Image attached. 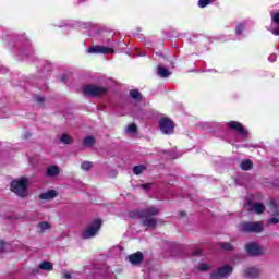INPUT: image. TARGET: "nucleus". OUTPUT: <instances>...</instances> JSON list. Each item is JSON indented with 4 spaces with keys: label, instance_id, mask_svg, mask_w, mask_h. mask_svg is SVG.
Listing matches in <instances>:
<instances>
[{
    "label": "nucleus",
    "instance_id": "f257e3e1",
    "mask_svg": "<svg viewBox=\"0 0 279 279\" xmlns=\"http://www.w3.org/2000/svg\"><path fill=\"white\" fill-rule=\"evenodd\" d=\"M157 215H160V208L154 206L140 211V219L142 226H144L146 230H156V226H158V220L155 217H157Z\"/></svg>",
    "mask_w": 279,
    "mask_h": 279
},
{
    "label": "nucleus",
    "instance_id": "f03ea898",
    "mask_svg": "<svg viewBox=\"0 0 279 279\" xmlns=\"http://www.w3.org/2000/svg\"><path fill=\"white\" fill-rule=\"evenodd\" d=\"M239 228L240 232H247L250 234H260V232L265 230V223H263V221L242 222Z\"/></svg>",
    "mask_w": 279,
    "mask_h": 279
},
{
    "label": "nucleus",
    "instance_id": "7ed1b4c3",
    "mask_svg": "<svg viewBox=\"0 0 279 279\" xmlns=\"http://www.w3.org/2000/svg\"><path fill=\"white\" fill-rule=\"evenodd\" d=\"M11 191L19 197H27V179L13 180L11 182Z\"/></svg>",
    "mask_w": 279,
    "mask_h": 279
},
{
    "label": "nucleus",
    "instance_id": "20e7f679",
    "mask_svg": "<svg viewBox=\"0 0 279 279\" xmlns=\"http://www.w3.org/2000/svg\"><path fill=\"white\" fill-rule=\"evenodd\" d=\"M82 92L86 97H101V95H106V93H108V87L99 85H85L83 86Z\"/></svg>",
    "mask_w": 279,
    "mask_h": 279
},
{
    "label": "nucleus",
    "instance_id": "39448f33",
    "mask_svg": "<svg viewBox=\"0 0 279 279\" xmlns=\"http://www.w3.org/2000/svg\"><path fill=\"white\" fill-rule=\"evenodd\" d=\"M99 230H101V220L97 219L82 232L81 236L82 239H93Z\"/></svg>",
    "mask_w": 279,
    "mask_h": 279
},
{
    "label": "nucleus",
    "instance_id": "423d86ee",
    "mask_svg": "<svg viewBox=\"0 0 279 279\" xmlns=\"http://www.w3.org/2000/svg\"><path fill=\"white\" fill-rule=\"evenodd\" d=\"M159 130L161 134H173V131L175 130V124L169 118H161L159 120Z\"/></svg>",
    "mask_w": 279,
    "mask_h": 279
},
{
    "label": "nucleus",
    "instance_id": "0eeeda50",
    "mask_svg": "<svg viewBox=\"0 0 279 279\" xmlns=\"http://www.w3.org/2000/svg\"><path fill=\"white\" fill-rule=\"evenodd\" d=\"M245 250L250 256H263L267 254V250L255 242L246 244Z\"/></svg>",
    "mask_w": 279,
    "mask_h": 279
},
{
    "label": "nucleus",
    "instance_id": "6e6552de",
    "mask_svg": "<svg viewBox=\"0 0 279 279\" xmlns=\"http://www.w3.org/2000/svg\"><path fill=\"white\" fill-rule=\"evenodd\" d=\"M270 209L269 213L270 215H272V218L268 219L266 222V226H276L277 223H279V210L278 207L276 205V201H270Z\"/></svg>",
    "mask_w": 279,
    "mask_h": 279
},
{
    "label": "nucleus",
    "instance_id": "1a4fd4ad",
    "mask_svg": "<svg viewBox=\"0 0 279 279\" xmlns=\"http://www.w3.org/2000/svg\"><path fill=\"white\" fill-rule=\"evenodd\" d=\"M232 274V266L230 265H225L218 270H215L210 276L211 279H222V278H228Z\"/></svg>",
    "mask_w": 279,
    "mask_h": 279
},
{
    "label": "nucleus",
    "instance_id": "9d476101",
    "mask_svg": "<svg viewBox=\"0 0 279 279\" xmlns=\"http://www.w3.org/2000/svg\"><path fill=\"white\" fill-rule=\"evenodd\" d=\"M227 126L230 128V130H235L240 136H243V138H247L248 132L246 131L245 126L241 124V122L238 121H230L227 123Z\"/></svg>",
    "mask_w": 279,
    "mask_h": 279
},
{
    "label": "nucleus",
    "instance_id": "9b49d317",
    "mask_svg": "<svg viewBox=\"0 0 279 279\" xmlns=\"http://www.w3.org/2000/svg\"><path fill=\"white\" fill-rule=\"evenodd\" d=\"M87 53H114V49L107 46H93L88 48Z\"/></svg>",
    "mask_w": 279,
    "mask_h": 279
},
{
    "label": "nucleus",
    "instance_id": "f8f14e48",
    "mask_svg": "<svg viewBox=\"0 0 279 279\" xmlns=\"http://www.w3.org/2000/svg\"><path fill=\"white\" fill-rule=\"evenodd\" d=\"M250 213H255L256 215H263L265 213V205L263 203H248Z\"/></svg>",
    "mask_w": 279,
    "mask_h": 279
},
{
    "label": "nucleus",
    "instance_id": "ddd939ff",
    "mask_svg": "<svg viewBox=\"0 0 279 279\" xmlns=\"http://www.w3.org/2000/svg\"><path fill=\"white\" fill-rule=\"evenodd\" d=\"M271 21H272V24H271V34H274V36H279V13H275L272 16H271Z\"/></svg>",
    "mask_w": 279,
    "mask_h": 279
},
{
    "label": "nucleus",
    "instance_id": "4468645a",
    "mask_svg": "<svg viewBox=\"0 0 279 279\" xmlns=\"http://www.w3.org/2000/svg\"><path fill=\"white\" fill-rule=\"evenodd\" d=\"M143 253L142 252H136L135 254L129 255L128 259L132 265H141L143 263Z\"/></svg>",
    "mask_w": 279,
    "mask_h": 279
},
{
    "label": "nucleus",
    "instance_id": "2eb2a0df",
    "mask_svg": "<svg viewBox=\"0 0 279 279\" xmlns=\"http://www.w3.org/2000/svg\"><path fill=\"white\" fill-rule=\"evenodd\" d=\"M244 276L246 278H258L260 276V269L251 267L244 270Z\"/></svg>",
    "mask_w": 279,
    "mask_h": 279
},
{
    "label": "nucleus",
    "instance_id": "dca6fc26",
    "mask_svg": "<svg viewBox=\"0 0 279 279\" xmlns=\"http://www.w3.org/2000/svg\"><path fill=\"white\" fill-rule=\"evenodd\" d=\"M56 197H58V192H56V190H49L48 192L41 193L39 195V198L41 199H56Z\"/></svg>",
    "mask_w": 279,
    "mask_h": 279
},
{
    "label": "nucleus",
    "instance_id": "f3484780",
    "mask_svg": "<svg viewBox=\"0 0 279 279\" xmlns=\"http://www.w3.org/2000/svg\"><path fill=\"white\" fill-rule=\"evenodd\" d=\"M47 230H51V225L49 222L43 221L37 225V232L39 234L47 232Z\"/></svg>",
    "mask_w": 279,
    "mask_h": 279
},
{
    "label": "nucleus",
    "instance_id": "a211bd4d",
    "mask_svg": "<svg viewBox=\"0 0 279 279\" xmlns=\"http://www.w3.org/2000/svg\"><path fill=\"white\" fill-rule=\"evenodd\" d=\"M46 175H48V178H56V175H60V168H58V166L48 167Z\"/></svg>",
    "mask_w": 279,
    "mask_h": 279
},
{
    "label": "nucleus",
    "instance_id": "6ab92c4d",
    "mask_svg": "<svg viewBox=\"0 0 279 279\" xmlns=\"http://www.w3.org/2000/svg\"><path fill=\"white\" fill-rule=\"evenodd\" d=\"M157 75H159V77H169V75H171V72H169V70L162 65H158L157 66Z\"/></svg>",
    "mask_w": 279,
    "mask_h": 279
},
{
    "label": "nucleus",
    "instance_id": "aec40b11",
    "mask_svg": "<svg viewBox=\"0 0 279 279\" xmlns=\"http://www.w3.org/2000/svg\"><path fill=\"white\" fill-rule=\"evenodd\" d=\"M240 167L243 171H250L254 167V163H252V160L245 159L240 163Z\"/></svg>",
    "mask_w": 279,
    "mask_h": 279
},
{
    "label": "nucleus",
    "instance_id": "412c9836",
    "mask_svg": "<svg viewBox=\"0 0 279 279\" xmlns=\"http://www.w3.org/2000/svg\"><path fill=\"white\" fill-rule=\"evenodd\" d=\"M60 141L61 143H63V145H71V143H73V137H71V135L63 133L60 136Z\"/></svg>",
    "mask_w": 279,
    "mask_h": 279
},
{
    "label": "nucleus",
    "instance_id": "4be33fe9",
    "mask_svg": "<svg viewBox=\"0 0 279 279\" xmlns=\"http://www.w3.org/2000/svg\"><path fill=\"white\" fill-rule=\"evenodd\" d=\"M39 269H43L44 271H52L53 264H51V262H43L39 264Z\"/></svg>",
    "mask_w": 279,
    "mask_h": 279
},
{
    "label": "nucleus",
    "instance_id": "5701e85b",
    "mask_svg": "<svg viewBox=\"0 0 279 279\" xmlns=\"http://www.w3.org/2000/svg\"><path fill=\"white\" fill-rule=\"evenodd\" d=\"M130 97L135 101H141V99H143V96L141 95V92H138V89H132L130 92Z\"/></svg>",
    "mask_w": 279,
    "mask_h": 279
},
{
    "label": "nucleus",
    "instance_id": "b1692460",
    "mask_svg": "<svg viewBox=\"0 0 279 279\" xmlns=\"http://www.w3.org/2000/svg\"><path fill=\"white\" fill-rule=\"evenodd\" d=\"M138 131V126H136L135 123H131L126 126L125 129V133L126 134H136V132Z\"/></svg>",
    "mask_w": 279,
    "mask_h": 279
},
{
    "label": "nucleus",
    "instance_id": "393cba45",
    "mask_svg": "<svg viewBox=\"0 0 279 279\" xmlns=\"http://www.w3.org/2000/svg\"><path fill=\"white\" fill-rule=\"evenodd\" d=\"M94 143H95V137H93V136H87L83 141L84 147H93Z\"/></svg>",
    "mask_w": 279,
    "mask_h": 279
},
{
    "label": "nucleus",
    "instance_id": "a878e982",
    "mask_svg": "<svg viewBox=\"0 0 279 279\" xmlns=\"http://www.w3.org/2000/svg\"><path fill=\"white\" fill-rule=\"evenodd\" d=\"M81 169H83V171H90V169H93V162H90V161H83L81 163Z\"/></svg>",
    "mask_w": 279,
    "mask_h": 279
},
{
    "label": "nucleus",
    "instance_id": "bb28decb",
    "mask_svg": "<svg viewBox=\"0 0 279 279\" xmlns=\"http://www.w3.org/2000/svg\"><path fill=\"white\" fill-rule=\"evenodd\" d=\"M147 168L145 166H135L133 168V173L135 175H141V173H143V171H145Z\"/></svg>",
    "mask_w": 279,
    "mask_h": 279
},
{
    "label": "nucleus",
    "instance_id": "cd10ccee",
    "mask_svg": "<svg viewBox=\"0 0 279 279\" xmlns=\"http://www.w3.org/2000/svg\"><path fill=\"white\" fill-rule=\"evenodd\" d=\"M217 0H199L198 5L201 8H206V5H210L211 3H215Z\"/></svg>",
    "mask_w": 279,
    "mask_h": 279
},
{
    "label": "nucleus",
    "instance_id": "c85d7f7f",
    "mask_svg": "<svg viewBox=\"0 0 279 279\" xmlns=\"http://www.w3.org/2000/svg\"><path fill=\"white\" fill-rule=\"evenodd\" d=\"M220 247H221L222 250H225L226 252H231V250H233L232 244H230L229 242H222V243L220 244Z\"/></svg>",
    "mask_w": 279,
    "mask_h": 279
},
{
    "label": "nucleus",
    "instance_id": "c756f323",
    "mask_svg": "<svg viewBox=\"0 0 279 279\" xmlns=\"http://www.w3.org/2000/svg\"><path fill=\"white\" fill-rule=\"evenodd\" d=\"M245 29V25L243 24H239L236 27H235V34L236 36H241L243 34V31Z\"/></svg>",
    "mask_w": 279,
    "mask_h": 279
},
{
    "label": "nucleus",
    "instance_id": "7c9ffc66",
    "mask_svg": "<svg viewBox=\"0 0 279 279\" xmlns=\"http://www.w3.org/2000/svg\"><path fill=\"white\" fill-rule=\"evenodd\" d=\"M208 269H210V266H208V264H199L198 265L199 271H208Z\"/></svg>",
    "mask_w": 279,
    "mask_h": 279
},
{
    "label": "nucleus",
    "instance_id": "2f4dec72",
    "mask_svg": "<svg viewBox=\"0 0 279 279\" xmlns=\"http://www.w3.org/2000/svg\"><path fill=\"white\" fill-rule=\"evenodd\" d=\"M141 189H144V191H147V190L151 189V183L142 184Z\"/></svg>",
    "mask_w": 279,
    "mask_h": 279
},
{
    "label": "nucleus",
    "instance_id": "473e14b6",
    "mask_svg": "<svg viewBox=\"0 0 279 279\" xmlns=\"http://www.w3.org/2000/svg\"><path fill=\"white\" fill-rule=\"evenodd\" d=\"M5 251V242L0 241V252H4Z\"/></svg>",
    "mask_w": 279,
    "mask_h": 279
},
{
    "label": "nucleus",
    "instance_id": "72a5a7b5",
    "mask_svg": "<svg viewBox=\"0 0 279 279\" xmlns=\"http://www.w3.org/2000/svg\"><path fill=\"white\" fill-rule=\"evenodd\" d=\"M63 278H65V279H71L72 276H71L70 272L64 271V272H63Z\"/></svg>",
    "mask_w": 279,
    "mask_h": 279
},
{
    "label": "nucleus",
    "instance_id": "f704fd0d",
    "mask_svg": "<svg viewBox=\"0 0 279 279\" xmlns=\"http://www.w3.org/2000/svg\"><path fill=\"white\" fill-rule=\"evenodd\" d=\"M268 60H269L270 62H276V56H270V57L268 58Z\"/></svg>",
    "mask_w": 279,
    "mask_h": 279
},
{
    "label": "nucleus",
    "instance_id": "c9c22d12",
    "mask_svg": "<svg viewBox=\"0 0 279 279\" xmlns=\"http://www.w3.org/2000/svg\"><path fill=\"white\" fill-rule=\"evenodd\" d=\"M83 1H85V0H78V3H82Z\"/></svg>",
    "mask_w": 279,
    "mask_h": 279
},
{
    "label": "nucleus",
    "instance_id": "e433bc0d",
    "mask_svg": "<svg viewBox=\"0 0 279 279\" xmlns=\"http://www.w3.org/2000/svg\"><path fill=\"white\" fill-rule=\"evenodd\" d=\"M61 82H64V77L61 78Z\"/></svg>",
    "mask_w": 279,
    "mask_h": 279
},
{
    "label": "nucleus",
    "instance_id": "4c0bfd02",
    "mask_svg": "<svg viewBox=\"0 0 279 279\" xmlns=\"http://www.w3.org/2000/svg\"><path fill=\"white\" fill-rule=\"evenodd\" d=\"M38 101H43V98H39Z\"/></svg>",
    "mask_w": 279,
    "mask_h": 279
}]
</instances>
